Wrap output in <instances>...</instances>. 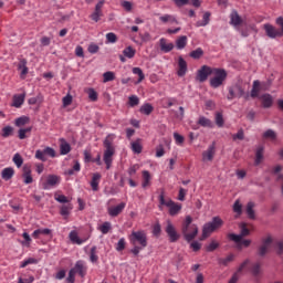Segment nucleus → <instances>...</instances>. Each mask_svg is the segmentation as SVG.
Instances as JSON below:
<instances>
[{"instance_id":"nucleus-1","label":"nucleus","mask_w":283,"mask_h":283,"mask_svg":"<svg viewBox=\"0 0 283 283\" xmlns=\"http://www.w3.org/2000/svg\"><path fill=\"white\" fill-rule=\"evenodd\" d=\"M128 240L133 247L130 250V253L133 255H138L143 249L147 248V233L145 231L139 230V231H133L128 235Z\"/></svg>"},{"instance_id":"nucleus-2","label":"nucleus","mask_w":283,"mask_h":283,"mask_svg":"<svg viewBox=\"0 0 283 283\" xmlns=\"http://www.w3.org/2000/svg\"><path fill=\"white\" fill-rule=\"evenodd\" d=\"M240 229L241 234H229L230 240H232V242H235L237 249L239 250L247 249L251 245V240H243L242 238H247V235H249V233L253 231V226L241 223Z\"/></svg>"},{"instance_id":"nucleus-3","label":"nucleus","mask_w":283,"mask_h":283,"mask_svg":"<svg viewBox=\"0 0 283 283\" xmlns=\"http://www.w3.org/2000/svg\"><path fill=\"white\" fill-rule=\"evenodd\" d=\"M116 139V135L109 134L104 139V163L106 165V169H111L114 154H116V148L114 147V140Z\"/></svg>"},{"instance_id":"nucleus-4","label":"nucleus","mask_w":283,"mask_h":283,"mask_svg":"<svg viewBox=\"0 0 283 283\" xmlns=\"http://www.w3.org/2000/svg\"><path fill=\"white\" fill-rule=\"evenodd\" d=\"M159 209L163 211L164 207H167L169 216H178L182 211V205L176 203L171 199H165V191H161L159 197Z\"/></svg>"},{"instance_id":"nucleus-5","label":"nucleus","mask_w":283,"mask_h":283,"mask_svg":"<svg viewBox=\"0 0 283 283\" xmlns=\"http://www.w3.org/2000/svg\"><path fill=\"white\" fill-rule=\"evenodd\" d=\"M191 222H193V219L191 216H187L181 224V232L187 242H191L198 235V226Z\"/></svg>"},{"instance_id":"nucleus-6","label":"nucleus","mask_w":283,"mask_h":283,"mask_svg":"<svg viewBox=\"0 0 283 283\" xmlns=\"http://www.w3.org/2000/svg\"><path fill=\"white\" fill-rule=\"evenodd\" d=\"M76 274L80 275V277H85V275H87V263H85V261L83 260L76 261L74 268L71 269L69 272V276L66 279L67 282L69 283L76 282Z\"/></svg>"},{"instance_id":"nucleus-7","label":"nucleus","mask_w":283,"mask_h":283,"mask_svg":"<svg viewBox=\"0 0 283 283\" xmlns=\"http://www.w3.org/2000/svg\"><path fill=\"white\" fill-rule=\"evenodd\" d=\"M276 249L279 254L283 253V241H275L271 237H266L265 240H263L262 247L259 249L260 255H266L271 249Z\"/></svg>"},{"instance_id":"nucleus-8","label":"nucleus","mask_w":283,"mask_h":283,"mask_svg":"<svg viewBox=\"0 0 283 283\" xmlns=\"http://www.w3.org/2000/svg\"><path fill=\"white\" fill-rule=\"evenodd\" d=\"M59 185H61V176L59 175H43L39 182L41 189L45 191L54 189V187H59Z\"/></svg>"},{"instance_id":"nucleus-9","label":"nucleus","mask_w":283,"mask_h":283,"mask_svg":"<svg viewBox=\"0 0 283 283\" xmlns=\"http://www.w3.org/2000/svg\"><path fill=\"white\" fill-rule=\"evenodd\" d=\"M276 25H280L281 30L275 28L273 24H264L263 30L265 31L266 36L269 39H277L283 36V17H279L275 21Z\"/></svg>"},{"instance_id":"nucleus-10","label":"nucleus","mask_w":283,"mask_h":283,"mask_svg":"<svg viewBox=\"0 0 283 283\" xmlns=\"http://www.w3.org/2000/svg\"><path fill=\"white\" fill-rule=\"evenodd\" d=\"M211 76L210 85L216 90L227 81V71H224V69L213 67Z\"/></svg>"},{"instance_id":"nucleus-11","label":"nucleus","mask_w":283,"mask_h":283,"mask_svg":"<svg viewBox=\"0 0 283 283\" xmlns=\"http://www.w3.org/2000/svg\"><path fill=\"white\" fill-rule=\"evenodd\" d=\"M224 222L220 219V217H214L211 222H208L203 226L202 229V239L209 238L213 233V231H217V229H220Z\"/></svg>"},{"instance_id":"nucleus-12","label":"nucleus","mask_w":283,"mask_h":283,"mask_svg":"<svg viewBox=\"0 0 283 283\" xmlns=\"http://www.w3.org/2000/svg\"><path fill=\"white\" fill-rule=\"evenodd\" d=\"M213 74V67L203 65L198 70L196 80L199 81V83H205L209 76Z\"/></svg>"},{"instance_id":"nucleus-13","label":"nucleus","mask_w":283,"mask_h":283,"mask_svg":"<svg viewBox=\"0 0 283 283\" xmlns=\"http://www.w3.org/2000/svg\"><path fill=\"white\" fill-rule=\"evenodd\" d=\"M165 231L170 242H178V240H180V234L178 233V231L176 230V227L174 226V223H171L170 220L167 221Z\"/></svg>"},{"instance_id":"nucleus-14","label":"nucleus","mask_w":283,"mask_h":283,"mask_svg":"<svg viewBox=\"0 0 283 283\" xmlns=\"http://www.w3.org/2000/svg\"><path fill=\"white\" fill-rule=\"evenodd\" d=\"M69 240L72 242V244H84V242H87L90 240V234H87L84 238L78 237V231L72 230L69 234Z\"/></svg>"},{"instance_id":"nucleus-15","label":"nucleus","mask_w":283,"mask_h":283,"mask_svg":"<svg viewBox=\"0 0 283 283\" xmlns=\"http://www.w3.org/2000/svg\"><path fill=\"white\" fill-rule=\"evenodd\" d=\"M125 207H127L126 202H122L117 206L108 207L107 208L108 216H111V218H116L120 216V213H123V211L125 210Z\"/></svg>"},{"instance_id":"nucleus-16","label":"nucleus","mask_w":283,"mask_h":283,"mask_svg":"<svg viewBox=\"0 0 283 283\" xmlns=\"http://www.w3.org/2000/svg\"><path fill=\"white\" fill-rule=\"evenodd\" d=\"M214 156H216V143L210 145L208 149L202 153V160L203 163H207V161L211 163Z\"/></svg>"},{"instance_id":"nucleus-17","label":"nucleus","mask_w":283,"mask_h":283,"mask_svg":"<svg viewBox=\"0 0 283 283\" xmlns=\"http://www.w3.org/2000/svg\"><path fill=\"white\" fill-rule=\"evenodd\" d=\"M159 46L161 52H164L165 54L171 52V50H174V43L169 42L168 39L161 38L159 40Z\"/></svg>"},{"instance_id":"nucleus-18","label":"nucleus","mask_w":283,"mask_h":283,"mask_svg":"<svg viewBox=\"0 0 283 283\" xmlns=\"http://www.w3.org/2000/svg\"><path fill=\"white\" fill-rule=\"evenodd\" d=\"M244 94V91L240 86H232L229 88L228 101H233V98H240Z\"/></svg>"},{"instance_id":"nucleus-19","label":"nucleus","mask_w":283,"mask_h":283,"mask_svg":"<svg viewBox=\"0 0 283 283\" xmlns=\"http://www.w3.org/2000/svg\"><path fill=\"white\" fill-rule=\"evenodd\" d=\"M241 23H243L242 17H240V13H238V11L233 10L230 14V25L238 28Z\"/></svg>"},{"instance_id":"nucleus-20","label":"nucleus","mask_w":283,"mask_h":283,"mask_svg":"<svg viewBox=\"0 0 283 283\" xmlns=\"http://www.w3.org/2000/svg\"><path fill=\"white\" fill-rule=\"evenodd\" d=\"M18 70L20 71V77L25 78L28 76V60L25 59H20L19 64H18Z\"/></svg>"},{"instance_id":"nucleus-21","label":"nucleus","mask_w":283,"mask_h":283,"mask_svg":"<svg viewBox=\"0 0 283 283\" xmlns=\"http://www.w3.org/2000/svg\"><path fill=\"white\" fill-rule=\"evenodd\" d=\"M142 187L143 189H147V187H151V172L149 170L142 171Z\"/></svg>"},{"instance_id":"nucleus-22","label":"nucleus","mask_w":283,"mask_h":283,"mask_svg":"<svg viewBox=\"0 0 283 283\" xmlns=\"http://www.w3.org/2000/svg\"><path fill=\"white\" fill-rule=\"evenodd\" d=\"M23 103H25V93L15 94L13 95L11 107L19 108L23 105Z\"/></svg>"},{"instance_id":"nucleus-23","label":"nucleus","mask_w":283,"mask_h":283,"mask_svg":"<svg viewBox=\"0 0 283 283\" xmlns=\"http://www.w3.org/2000/svg\"><path fill=\"white\" fill-rule=\"evenodd\" d=\"M249 266V260L244 261L238 269V271L232 275L230 279L229 283H238V280H240V273L244 271Z\"/></svg>"},{"instance_id":"nucleus-24","label":"nucleus","mask_w":283,"mask_h":283,"mask_svg":"<svg viewBox=\"0 0 283 283\" xmlns=\"http://www.w3.org/2000/svg\"><path fill=\"white\" fill-rule=\"evenodd\" d=\"M41 235H49L50 238H52V230L44 228V229H36L33 231L32 233V238L34 240H39L41 239Z\"/></svg>"},{"instance_id":"nucleus-25","label":"nucleus","mask_w":283,"mask_h":283,"mask_svg":"<svg viewBox=\"0 0 283 283\" xmlns=\"http://www.w3.org/2000/svg\"><path fill=\"white\" fill-rule=\"evenodd\" d=\"M70 151H72V146H70V143H67V140H65L64 138L60 139V154L62 156H67V154H70Z\"/></svg>"},{"instance_id":"nucleus-26","label":"nucleus","mask_w":283,"mask_h":283,"mask_svg":"<svg viewBox=\"0 0 283 283\" xmlns=\"http://www.w3.org/2000/svg\"><path fill=\"white\" fill-rule=\"evenodd\" d=\"M185 74H187V61L182 56H179L177 75L185 76Z\"/></svg>"},{"instance_id":"nucleus-27","label":"nucleus","mask_w":283,"mask_h":283,"mask_svg":"<svg viewBox=\"0 0 283 283\" xmlns=\"http://www.w3.org/2000/svg\"><path fill=\"white\" fill-rule=\"evenodd\" d=\"M22 177L24 179V185H32V182H34V179L32 178V170L30 169V167H23Z\"/></svg>"},{"instance_id":"nucleus-28","label":"nucleus","mask_w":283,"mask_h":283,"mask_svg":"<svg viewBox=\"0 0 283 283\" xmlns=\"http://www.w3.org/2000/svg\"><path fill=\"white\" fill-rule=\"evenodd\" d=\"M133 154H143V139L138 138L130 143Z\"/></svg>"},{"instance_id":"nucleus-29","label":"nucleus","mask_w":283,"mask_h":283,"mask_svg":"<svg viewBox=\"0 0 283 283\" xmlns=\"http://www.w3.org/2000/svg\"><path fill=\"white\" fill-rule=\"evenodd\" d=\"M211 21V12L207 11L203 13L202 21H198L196 23L197 28H205V25H209V22Z\"/></svg>"},{"instance_id":"nucleus-30","label":"nucleus","mask_w":283,"mask_h":283,"mask_svg":"<svg viewBox=\"0 0 283 283\" xmlns=\"http://www.w3.org/2000/svg\"><path fill=\"white\" fill-rule=\"evenodd\" d=\"M14 176V168L12 167H8V168H4L2 171H1V178L2 180H11V178Z\"/></svg>"},{"instance_id":"nucleus-31","label":"nucleus","mask_w":283,"mask_h":283,"mask_svg":"<svg viewBox=\"0 0 283 283\" xmlns=\"http://www.w3.org/2000/svg\"><path fill=\"white\" fill-rule=\"evenodd\" d=\"M260 98L263 107H271L273 105V96L271 94H263Z\"/></svg>"},{"instance_id":"nucleus-32","label":"nucleus","mask_w":283,"mask_h":283,"mask_svg":"<svg viewBox=\"0 0 283 283\" xmlns=\"http://www.w3.org/2000/svg\"><path fill=\"white\" fill-rule=\"evenodd\" d=\"M101 182V174L95 172L93 174L92 180H91V187L93 191H98V185Z\"/></svg>"},{"instance_id":"nucleus-33","label":"nucleus","mask_w":283,"mask_h":283,"mask_svg":"<svg viewBox=\"0 0 283 283\" xmlns=\"http://www.w3.org/2000/svg\"><path fill=\"white\" fill-rule=\"evenodd\" d=\"M97 231H101L103 235H107V233L112 231V223L109 221H105L104 223L97 227Z\"/></svg>"},{"instance_id":"nucleus-34","label":"nucleus","mask_w":283,"mask_h":283,"mask_svg":"<svg viewBox=\"0 0 283 283\" xmlns=\"http://www.w3.org/2000/svg\"><path fill=\"white\" fill-rule=\"evenodd\" d=\"M255 207V203H253V201H250L248 202L247 205V214H248V218H250V220H255V211L253 210Z\"/></svg>"},{"instance_id":"nucleus-35","label":"nucleus","mask_w":283,"mask_h":283,"mask_svg":"<svg viewBox=\"0 0 283 283\" xmlns=\"http://www.w3.org/2000/svg\"><path fill=\"white\" fill-rule=\"evenodd\" d=\"M159 21H161V23H175L176 25H178V20L171 14H165L159 17Z\"/></svg>"},{"instance_id":"nucleus-36","label":"nucleus","mask_w":283,"mask_h":283,"mask_svg":"<svg viewBox=\"0 0 283 283\" xmlns=\"http://www.w3.org/2000/svg\"><path fill=\"white\" fill-rule=\"evenodd\" d=\"M176 48L177 50H185L187 48V36L181 35L176 40Z\"/></svg>"},{"instance_id":"nucleus-37","label":"nucleus","mask_w":283,"mask_h":283,"mask_svg":"<svg viewBox=\"0 0 283 283\" xmlns=\"http://www.w3.org/2000/svg\"><path fill=\"white\" fill-rule=\"evenodd\" d=\"M85 93L88 95L92 103H96V101H98V93L93 87L86 88Z\"/></svg>"},{"instance_id":"nucleus-38","label":"nucleus","mask_w":283,"mask_h":283,"mask_svg":"<svg viewBox=\"0 0 283 283\" xmlns=\"http://www.w3.org/2000/svg\"><path fill=\"white\" fill-rule=\"evenodd\" d=\"M32 133V126H29L27 128H20L18 132V138H20V140H25V138L28 137L27 134H31Z\"/></svg>"},{"instance_id":"nucleus-39","label":"nucleus","mask_w":283,"mask_h":283,"mask_svg":"<svg viewBox=\"0 0 283 283\" xmlns=\"http://www.w3.org/2000/svg\"><path fill=\"white\" fill-rule=\"evenodd\" d=\"M28 123H30V117H28V116H21L14 120L15 127H23V126L28 125Z\"/></svg>"},{"instance_id":"nucleus-40","label":"nucleus","mask_w":283,"mask_h":283,"mask_svg":"<svg viewBox=\"0 0 283 283\" xmlns=\"http://www.w3.org/2000/svg\"><path fill=\"white\" fill-rule=\"evenodd\" d=\"M22 238H23V241H20V244L22 247H27L28 249H30L32 244V238H30V234L28 232H23Z\"/></svg>"},{"instance_id":"nucleus-41","label":"nucleus","mask_w":283,"mask_h":283,"mask_svg":"<svg viewBox=\"0 0 283 283\" xmlns=\"http://www.w3.org/2000/svg\"><path fill=\"white\" fill-rule=\"evenodd\" d=\"M139 112H140V114H145L146 116H149V114H151V112H154V106H151V104H149V103H146L140 106Z\"/></svg>"},{"instance_id":"nucleus-42","label":"nucleus","mask_w":283,"mask_h":283,"mask_svg":"<svg viewBox=\"0 0 283 283\" xmlns=\"http://www.w3.org/2000/svg\"><path fill=\"white\" fill-rule=\"evenodd\" d=\"M72 209H74V207L72 206V203L64 205V206L61 207L60 213H61V216H63L64 218H67V216H70Z\"/></svg>"},{"instance_id":"nucleus-43","label":"nucleus","mask_w":283,"mask_h":283,"mask_svg":"<svg viewBox=\"0 0 283 283\" xmlns=\"http://www.w3.org/2000/svg\"><path fill=\"white\" fill-rule=\"evenodd\" d=\"M123 54L126 59H134L136 56V49L127 46L124 49Z\"/></svg>"},{"instance_id":"nucleus-44","label":"nucleus","mask_w":283,"mask_h":283,"mask_svg":"<svg viewBox=\"0 0 283 283\" xmlns=\"http://www.w3.org/2000/svg\"><path fill=\"white\" fill-rule=\"evenodd\" d=\"M198 125H201V127H213V123L211 122V119L205 116L199 117Z\"/></svg>"},{"instance_id":"nucleus-45","label":"nucleus","mask_w":283,"mask_h":283,"mask_svg":"<svg viewBox=\"0 0 283 283\" xmlns=\"http://www.w3.org/2000/svg\"><path fill=\"white\" fill-rule=\"evenodd\" d=\"M259 94H260V81H254L253 87L251 91V96L252 98H258Z\"/></svg>"},{"instance_id":"nucleus-46","label":"nucleus","mask_w":283,"mask_h":283,"mask_svg":"<svg viewBox=\"0 0 283 283\" xmlns=\"http://www.w3.org/2000/svg\"><path fill=\"white\" fill-rule=\"evenodd\" d=\"M133 74L138 76L137 83H143V81H145V73H143L142 67H133Z\"/></svg>"},{"instance_id":"nucleus-47","label":"nucleus","mask_w":283,"mask_h":283,"mask_svg":"<svg viewBox=\"0 0 283 283\" xmlns=\"http://www.w3.org/2000/svg\"><path fill=\"white\" fill-rule=\"evenodd\" d=\"M116 78V74L112 71H107L103 74V83H109V81H114Z\"/></svg>"},{"instance_id":"nucleus-48","label":"nucleus","mask_w":283,"mask_h":283,"mask_svg":"<svg viewBox=\"0 0 283 283\" xmlns=\"http://www.w3.org/2000/svg\"><path fill=\"white\" fill-rule=\"evenodd\" d=\"M29 264H39V260L34 258L25 259L20 263V269H25V266H29Z\"/></svg>"},{"instance_id":"nucleus-49","label":"nucleus","mask_w":283,"mask_h":283,"mask_svg":"<svg viewBox=\"0 0 283 283\" xmlns=\"http://www.w3.org/2000/svg\"><path fill=\"white\" fill-rule=\"evenodd\" d=\"M54 199L56 200V202H61L62 205L70 202V199H67L65 195H62L60 192L54 193Z\"/></svg>"},{"instance_id":"nucleus-50","label":"nucleus","mask_w":283,"mask_h":283,"mask_svg":"<svg viewBox=\"0 0 283 283\" xmlns=\"http://www.w3.org/2000/svg\"><path fill=\"white\" fill-rule=\"evenodd\" d=\"M262 158H264V148L259 147L256 149V155H255V165H260V163H262Z\"/></svg>"},{"instance_id":"nucleus-51","label":"nucleus","mask_w":283,"mask_h":283,"mask_svg":"<svg viewBox=\"0 0 283 283\" xmlns=\"http://www.w3.org/2000/svg\"><path fill=\"white\" fill-rule=\"evenodd\" d=\"M14 128L12 126H6L2 128V138H8L12 136Z\"/></svg>"},{"instance_id":"nucleus-52","label":"nucleus","mask_w":283,"mask_h":283,"mask_svg":"<svg viewBox=\"0 0 283 283\" xmlns=\"http://www.w3.org/2000/svg\"><path fill=\"white\" fill-rule=\"evenodd\" d=\"M205 54V51L202 49L198 48L197 50L190 52V57L191 59H201Z\"/></svg>"},{"instance_id":"nucleus-53","label":"nucleus","mask_w":283,"mask_h":283,"mask_svg":"<svg viewBox=\"0 0 283 283\" xmlns=\"http://www.w3.org/2000/svg\"><path fill=\"white\" fill-rule=\"evenodd\" d=\"M139 103H140V98H138V96L132 95L128 97V105L130 107H136V105H138Z\"/></svg>"},{"instance_id":"nucleus-54","label":"nucleus","mask_w":283,"mask_h":283,"mask_svg":"<svg viewBox=\"0 0 283 283\" xmlns=\"http://www.w3.org/2000/svg\"><path fill=\"white\" fill-rule=\"evenodd\" d=\"M13 163H14L15 167L21 168V166L23 165V157H21V155L19 153H17L13 156Z\"/></svg>"},{"instance_id":"nucleus-55","label":"nucleus","mask_w":283,"mask_h":283,"mask_svg":"<svg viewBox=\"0 0 283 283\" xmlns=\"http://www.w3.org/2000/svg\"><path fill=\"white\" fill-rule=\"evenodd\" d=\"M101 17H103V11H98L95 9V11L91 14L92 21H95V23H98L101 21Z\"/></svg>"},{"instance_id":"nucleus-56","label":"nucleus","mask_w":283,"mask_h":283,"mask_svg":"<svg viewBox=\"0 0 283 283\" xmlns=\"http://www.w3.org/2000/svg\"><path fill=\"white\" fill-rule=\"evenodd\" d=\"M175 143L178 146L185 145V137L178 133H174Z\"/></svg>"},{"instance_id":"nucleus-57","label":"nucleus","mask_w":283,"mask_h":283,"mask_svg":"<svg viewBox=\"0 0 283 283\" xmlns=\"http://www.w3.org/2000/svg\"><path fill=\"white\" fill-rule=\"evenodd\" d=\"M233 211L238 216H242V203H240V200H237L233 205Z\"/></svg>"},{"instance_id":"nucleus-58","label":"nucleus","mask_w":283,"mask_h":283,"mask_svg":"<svg viewBox=\"0 0 283 283\" xmlns=\"http://www.w3.org/2000/svg\"><path fill=\"white\" fill-rule=\"evenodd\" d=\"M106 41L107 43H116L118 41V36H116V33L109 32L106 34Z\"/></svg>"},{"instance_id":"nucleus-59","label":"nucleus","mask_w":283,"mask_h":283,"mask_svg":"<svg viewBox=\"0 0 283 283\" xmlns=\"http://www.w3.org/2000/svg\"><path fill=\"white\" fill-rule=\"evenodd\" d=\"M90 260H91V262H93V263L98 262V255L96 254V247H93V248L91 249Z\"/></svg>"},{"instance_id":"nucleus-60","label":"nucleus","mask_w":283,"mask_h":283,"mask_svg":"<svg viewBox=\"0 0 283 283\" xmlns=\"http://www.w3.org/2000/svg\"><path fill=\"white\" fill-rule=\"evenodd\" d=\"M72 101H73V97L70 94L64 96L62 98L63 107H70V105H72Z\"/></svg>"},{"instance_id":"nucleus-61","label":"nucleus","mask_w":283,"mask_h":283,"mask_svg":"<svg viewBox=\"0 0 283 283\" xmlns=\"http://www.w3.org/2000/svg\"><path fill=\"white\" fill-rule=\"evenodd\" d=\"M138 169H140V165H138V164H135V165L130 166L127 170L128 175L129 176H136V172L138 171Z\"/></svg>"},{"instance_id":"nucleus-62","label":"nucleus","mask_w":283,"mask_h":283,"mask_svg":"<svg viewBox=\"0 0 283 283\" xmlns=\"http://www.w3.org/2000/svg\"><path fill=\"white\" fill-rule=\"evenodd\" d=\"M216 124L218 125V127H223L224 118L222 117V113L216 114Z\"/></svg>"},{"instance_id":"nucleus-63","label":"nucleus","mask_w":283,"mask_h":283,"mask_svg":"<svg viewBox=\"0 0 283 283\" xmlns=\"http://www.w3.org/2000/svg\"><path fill=\"white\" fill-rule=\"evenodd\" d=\"M161 231H163V228L160 227V223H155L153 227V235L158 238V235H160Z\"/></svg>"},{"instance_id":"nucleus-64","label":"nucleus","mask_w":283,"mask_h":283,"mask_svg":"<svg viewBox=\"0 0 283 283\" xmlns=\"http://www.w3.org/2000/svg\"><path fill=\"white\" fill-rule=\"evenodd\" d=\"M125 238L119 239V241L116 244V251H125Z\"/></svg>"}]
</instances>
